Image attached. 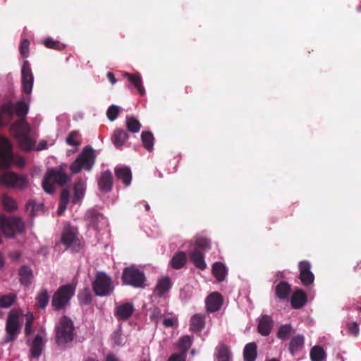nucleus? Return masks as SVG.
Instances as JSON below:
<instances>
[{
	"label": "nucleus",
	"mask_w": 361,
	"mask_h": 361,
	"mask_svg": "<svg viewBox=\"0 0 361 361\" xmlns=\"http://www.w3.org/2000/svg\"><path fill=\"white\" fill-rule=\"evenodd\" d=\"M13 164L23 166L25 159L20 156H16L13 152V145L11 140L4 136H0V169H10Z\"/></svg>",
	"instance_id": "obj_1"
},
{
	"label": "nucleus",
	"mask_w": 361,
	"mask_h": 361,
	"mask_svg": "<svg viewBox=\"0 0 361 361\" xmlns=\"http://www.w3.org/2000/svg\"><path fill=\"white\" fill-rule=\"evenodd\" d=\"M64 166L60 165L47 170L42 180V187L46 192L49 194L54 192L55 184L63 187L71 181V178L66 173Z\"/></svg>",
	"instance_id": "obj_2"
},
{
	"label": "nucleus",
	"mask_w": 361,
	"mask_h": 361,
	"mask_svg": "<svg viewBox=\"0 0 361 361\" xmlns=\"http://www.w3.org/2000/svg\"><path fill=\"white\" fill-rule=\"evenodd\" d=\"M94 163V151L92 147L86 146L70 165V170L73 174L80 173L82 169L90 171Z\"/></svg>",
	"instance_id": "obj_3"
},
{
	"label": "nucleus",
	"mask_w": 361,
	"mask_h": 361,
	"mask_svg": "<svg viewBox=\"0 0 361 361\" xmlns=\"http://www.w3.org/2000/svg\"><path fill=\"white\" fill-rule=\"evenodd\" d=\"M0 228L2 233L9 238L25 231V226L23 219L19 216L0 215Z\"/></svg>",
	"instance_id": "obj_4"
},
{
	"label": "nucleus",
	"mask_w": 361,
	"mask_h": 361,
	"mask_svg": "<svg viewBox=\"0 0 361 361\" xmlns=\"http://www.w3.org/2000/svg\"><path fill=\"white\" fill-rule=\"evenodd\" d=\"M56 343L64 345L71 342L74 337V325L73 321L67 316H63L56 326Z\"/></svg>",
	"instance_id": "obj_5"
},
{
	"label": "nucleus",
	"mask_w": 361,
	"mask_h": 361,
	"mask_svg": "<svg viewBox=\"0 0 361 361\" xmlns=\"http://www.w3.org/2000/svg\"><path fill=\"white\" fill-rule=\"evenodd\" d=\"M75 292V286L73 284L68 283L60 286L54 293L51 299V305L54 310H60L68 305Z\"/></svg>",
	"instance_id": "obj_6"
},
{
	"label": "nucleus",
	"mask_w": 361,
	"mask_h": 361,
	"mask_svg": "<svg viewBox=\"0 0 361 361\" xmlns=\"http://www.w3.org/2000/svg\"><path fill=\"white\" fill-rule=\"evenodd\" d=\"M1 185L18 190L25 189L28 184L27 176L13 171H5L0 174Z\"/></svg>",
	"instance_id": "obj_7"
},
{
	"label": "nucleus",
	"mask_w": 361,
	"mask_h": 361,
	"mask_svg": "<svg viewBox=\"0 0 361 361\" xmlns=\"http://www.w3.org/2000/svg\"><path fill=\"white\" fill-rule=\"evenodd\" d=\"M122 281L123 284L136 288L145 287L146 277L145 273L134 267H128L123 270Z\"/></svg>",
	"instance_id": "obj_8"
},
{
	"label": "nucleus",
	"mask_w": 361,
	"mask_h": 361,
	"mask_svg": "<svg viewBox=\"0 0 361 361\" xmlns=\"http://www.w3.org/2000/svg\"><path fill=\"white\" fill-rule=\"evenodd\" d=\"M20 312L16 309L11 310L7 317L6 322L5 341L10 343L15 341L20 331V324L19 321Z\"/></svg>",
	"instance_id": "obj_9"
},
{
	"label": "nucleus",
	"mask_w": 361,
	"mask_h": 361,
	"mask_svg": "<svg viewBox=\"0 0 361 361\" xmlns=\"http://www.w3.org/2000/svg\"><path fill=\"white\" fill-rule=\"evenodd\" d=\"M92 290L97 296H106L114 290L111 279L104 272H97L92 282Z\"/></svg>",
	"instance_id": "obj_10"
},
{
	"label": "nucleus",
	"mask_w": 361,
	"mask_h": 361,
	"mask_svg": "<svg viewBox=\"0 0 361 361\" xmlns=\"http://www.w3.org/2000/svg\"><path fill=\"white\" fill-rule=\"evenodd\" d=\"M22 89L25 94H30L34 82V76L29 61H24L21 68Z\"/></svg>",
	"instance_id": "obj_11"
},
{
	"label": "nucleus",
	"mask_w": 361,
	"mask_h": 361,
	"mask_svg": "<svg viewBox=\"0 0 361 361\" xmlns=\"http://www.w3.org/2000/svg\"><path fill=\"white\" fill-rule=\"evenodd\" d=\"M300 271L299 279L305 286L312 285L314 280V276L311 271L312 265L310 262L303 260L298 264Z\"/></svg>",
	"instance_id": "obj_12"
},
{
	"label": "nucleus",
	"mask_w": 361,
	"mask_h": 361,
	"mask_svg": "<svg viewBox=\"0 0 361 361\" xmlns=\"http://www.w3.org/2000/svg\"><path fill=\"white\" fill-rule=\"evenodd\" d=\"M10 132L17 139L20 137L30 135V127L25 118H20L13 122L10 126Z\"/></svg>",
	"instance_id": "obj_13"
},
{
	"label": "nucleus",
	"mask_w": 361,
	"mask_h": 361,
	"mask_svg": "<svg viewBox=\"0 0 361 361\" xmlns=\"http://www.w3.org/2000/svg\"><path fill=\"white\" fill-rule=\"evenodd\" d=\"M97 185L99 190L106 194L109 192L113 188V176L109 170L102 172L98 180Z\"/></svg>",
	"instance_id": "obj_14"
},
{
	"label": "nucleus",
	"mask_w": 361,
	"mask_h": 361,
	"mask_svg": "<svg viewBox=\"0 0 361 361\" xmlns=\"http://www.w3.org/2000/svg\"><path fill=\"white\" fill-rule=\"evenodd\" d=\"M134 306L133 303L126 302L118 305L115 308L114 316L118 321H126L133 314Z\"/></svg>",
	"instance_id": "obj_15"
},
{
	"label": "nucleus",
	"mask_w": 361,
	"mask_h": 361,
	"mask_svg": "<svg viewBox=\"0 0 361 361\" xmlns=\"http://www.w3.org/2000/svg\"><path fill=\"white\" fill-rule=\"evenodd\" d=\"M205 302L207 311L214 312L222 306L223 298L219 293L214 292L207 297Z\"/></svg>",
	"instance_id": "obj_16"
},
{
	"label": "nucleus",
	"mask_w": 361,
	"mask_h": 361,
	"mask_svg": "<svg viewBox=\"0 0 361 361\" xmlns=\"http://www.w3.org/2000/svg\"><path fill=\"white\" fill-rule=\"evenodd\" d=\"M129 135L126 130L116 128L111 136V140L116 149H121L127 142Z\"/></svg>",
	"instance_id": "obj_17"
},
{
	"label": "nucleus",
	"mask_w": 361,
	"mask_h": 361,
	"mask_svg": "<svg viewBox=\"0 0 361 361\" xmlns=\"http://www.w3.org/2000/svg\"><path fill=\"white\" fill-rule=\"evenodd\" d=\"M13 104L6 102L0 106V128L6 127L13 116Z\"/></svg>",
	"instance_id": "obj_18"
},
{
	"label": "nucleus",
	"mask_w": 361,
	"mask_h": 361,
	"mask_svg": "<svg viewBox=\"0 0 361 361\" xmlns=\"http://www.w3.org/2000/svg\"><path fill=\"white\" fill-rule=\"evenodd\" d=\"M172 285L171 280L169 276H163L158 280L154 290V294L159 298H161L166 293L169 291L172 288Z\"/></svg>",
	"instance_id": "obj_19"
},
{
	"label": "nucleus",
	"mask_w": 361,
	"mask_h": 361,
	"mask_svg": "<svg viewBox=\"0 0 361 361\" xmlns=\"http://www.w3.org/2000/svg\"><path fill=\"white\" fill-rule=\"evenodd\" d=\"M307 302V296L302 289H297L292 294L290 298L291 307L298 310L304 307Z\"/></svg>",
	"instance_id": "obj_20"
},
{
	"label": "nucleus",
	"mask_w": 361,
	"mask_h": 361,
	"mask_svg": "<svg viewBox=\"0 0 361 361\" xmlns=\"http://www.w3.org/2000/svg\"><path fill=\"white\" fill-rule=\"evenodd\" d=\"M85 220L88 225L94 229H98L99 224L105 221L103 214L94 209L87 211L85 214Z\"/></svg>",
	"instance_id": "obj_21"
},
{
	"label": "nucleus",
	"mask_w": 361,
	"mask_h": 361,
	"mask_svg": "<svg viewBox=\"0 0 361 361\" xmlns=\"http://www.w3.org/2000/svg\"><path fill=\"white\" fill-rule=\"evenodd\" d=\"M78 240L76 232L71 226L65 227L61 233V243L66 246V248L71 247L72 245L76 244Z\"/></svg>",
	"instance_id": "obj_22"
},
{
	"label": "nucleus",
	"mask_w": 361,
	"mask_h": 361,
	"mask_svg": "<svg viewBox=\"0 0 361 361\" xmlns=\"http://www.w3.org/2000/svg\"><path fill=\"white\" fill-rule=\"evenodd\" d=\"M123 76L128 79L130 85L136 88L141 95H144L145 94V89L142 85V77L140 73H137L131 74L128 72H124L123 73Z\"/></svg>",
	"instance_id": "obj_23"
},
{
	"label": "nucleus",
	"mask_w": 361,
	"mask_h": 361,
	"mask_svg": "<svg viewBox=\"0 0 361 361\" xmlns=\"http://www.w3.org/2000/svg\"><path fill=\"white\" fill-rule=\"evenodd\" d=\"M189 257L196 268L200 270H204L207 268L204 255L201 250L193 249V250L190 252Z\"/></svg>",
	"instance_id": "obj_24"
},
{
	"label": "nucleus",
	"mask_w": 361,
	"mask_h": 361,
	"mask_svg": "<svg viewBox=\"0 0 361 361\" xmlns=\"http://www.w3.org/2000/svg\"><path fill=\"white\" fill-rule=\"evenodd\" d=\"M273 326V320L268 315H263L259 321L257 326L258 332L264 336L269 335Z\"/></svg>",
	"instance_id": "obj_25"
},
{
	"label": "nucleus",
	"mask_w": 361,
	"mask_h": 361,
	"mask_svg": "<svg viewBox=\"0 0 361 361\" xmlns=\"http://www.w3.org/2000/svg\"><path fill=\"white\" fill-rule=\"evenodd\" d=\"M43 348V338L40 335H37L31 343L30 357L32 358L38 359L42 355Z\"/></svg>",
	"instance_id": "obj_26"
},
{
	"label": "nucleus",
	"mask_w": 361,
	"mask_h": 361,
	"mask_svg": "<svg viewBox=\"0 0 361 361\" xmlns=\"http://www.w3.org/2000/svg\"><path fill=\"white\" fill-rule=\"evenodd\" d=\"M290 293H291V286L288 282H286L285 281H281L279 283H278L276 286V288H275L276 297L281 300L288 299Z\"/></svg>",
	"instance_id": "obj_27"
},
{
	"label": "nucleus",
	"mask_w": 361,
	"mask_h": 361,
	"mask_svg": "<svg viewBox=\"0 0 361 361\" xmlns=\"http://www.w3.org/2000/svg\"><path fill=\"white\" fill-rule=\"evenodd\" d=\"M305 338L302 335H297L292 338L288 350L292 355L298 354L304 348Z\"/></svg>",
	"instance_id": "obj_28"
},
{
	"label": "nucleus",
	"mask_w": 361,
	"mask_h": 361,
	"mask_svg": "<svg viewBox=\"0 0 361 361\" xmlns=\"http://www.w3.org/2000/svg\"><path fill=\"white\" fill-rule=\"evenodd\" d=\"M115 175L118 179L122 180L125 185L128 186L131 183L132 173L128 167L115 168Z\"/></svg>",
	"instance_id": "obj_29"
},
{
	"label": "nucleus",
	"mask_w": 361,
	"mask_h": 361,
	"mask_svg": "<svg viewBox=\"0 0 361 361\" xmlns=\"http://www.w3.org/2000/svg\"><path fill=\"white\" fill-rule=\"evenodd\" d=\"M18 274L20 276V282L25 286L31 284L33 278V273L31 268L28 266H23L19 269Z\"/></svg>",
	"instance_id": "obj_30"
},
{
	"label": "nucleus",
	"mask_w": 361,
	"mask_h": 361,
	"mask_svg": "<svg viewBox=\"0 0 361 361\" xmlns=\"http://www.w3.org/2000/svg\"><path fill=\"white\" fill-rule=\"evenodd\" d=\"M186 262L187 255L185 252L180 251L172 257L170 264L175 269H180L186 264Z\"/></svg>",
	"instance_id": "obj_31"
},
{
	"label": "nucleus",
	"mask_w": 361,
	"mask_h": 361,
	"mask_svg": "<svg viewBox=\"0 0 361 361\" xmlns=\"http://www.w3.org/2000/svg\"><path fill=\"white\" fill-rule=\"evenodd\" d=\"M257 345L255 343L252 342L247 343L243 350V358L245 361H255L256 360L257 352Z\"/></svg>",
	"instance_id": "obj_32"
},
{
	"label": "nucleus",
	"mask_w": 361,
	"mask_h": 361,
	"mask_svg": "<svg viewBox=\"0 0 361 361\" xmlns=\"http://www.w3.org/2000/svg\"><path fill=\"white\" fill-rule=\"evenodd\" d=\"M74 195L72 200L73 204H78L84 197L85 185L83 181L78 180L74 185Z\"/></svg>",
	"instance_id": "obj_33"
},
{
	"label": "nucleus",
	"mask_w": 361,
	"mask_h": 361,
	"mask_svg": "<svg viewBox=\"0 0 361 361\" xmlns=\"http://www.w3.org/2000/svg\"><path fill=\"white\" fill-rule=\"evenodd\" d=\"M212 274L218 281H223L226 275L225 265L220 262H215L212 265Z\"/></svg>",
	"instance_id": "obj_34"
},
{
	"label": "nucleus",
	"mask_w": 361,
	"mask_h": 361,
	"mask_svg": "<svg viewBox=\"0 0 361 361\" xmlns=\"http://www.w3.org/2000/svg\"><path fill=\"white\" fill-rule=\"evenodd\" d=\"M205 325L204 317L197 314L193 315L190 319V329L193 331H200Z\"/></svg>",
	"instance_id": "obj_35"
},
{
	"label": "nucleus",
	"mask_w": 361,
	"mask_h": 361,
	"mask_svg": "<svg viewBox=\"0 0 361 361\" xmlns=\"http://www.w3.org/2000/svg\"><path fill=\"white\" fill-rule=\"evenodd\" d=\"M11 102L13 104V114H16L19 119L25 118L28 112V105L24 101H18L15 104Z\"/></svg>",
	"instance_id": "obj_36"
},
{
	"label": "nucleus",
	"mask_w": 361,
	"mask_h": 361,
	"mask_svg": "<svg viewBox=\"0 0 361 361\" xmlns=\"http://www.w3.org/2000/svg\"><path fill=\"white\" fill-rule=\"evenodd\" d=\"M141 140L144 147L148 151L152 152L154 149V137L149 131H143L141 133Z\"/></svg>",
	"instance_id": "obj_37"
},
{
	"label": "nucleus",
	"mask_w": 361,
	"mask_h": 361,
	"mask_svg": "<svg viewBox=\"0 0 361 361\" xmlns=\"http://www.w3.org/2000/svg\"><path fill=\"white\" fill-rule=\"evenodd\" d=\"M2 204L4 210L8 212H12L18 209V204L14 198L12 197L4 194L2 196Z\"/></svg>",
	"instance_id": "obj_38"
},
{
	"label": "nucleus",
	"mask_w": 361,
	"mask_h": 361,
	"mask_svg": "<svg viewBox=\"0 0 361 361\" xmlns=\"http://www.w3.org/2000/svg\"><path fill=\"white\" fill-rule=\"evenodd\" d=\"M126 125L128 130L133 133H138L141 128V123L133 116H127L126 118Z\"/></svg>",
	"instance_id": "obj_39"
},
{
	"label": "nucleus",
	"mask_w": 361,
	"mask_h": 361,
	"mask_svg": "<svg viewBox=\"0 0 361 361\" xmlns=\"http://www.w3.org/2000/svg\"><path fill=\"white\" fill-rule=\"evenodd\" d=\"M16 140L20 147L24 151H30L35 146V141L30 137V135L20 137Z\"/></svg>",
	"instance_id": "obj_40"
},
{
	"label": "nucleus",
	"mask_w": 361,
	"mask_h": 361,
	"mask_svg": "<svg viewBox=\"0 0 361 361\" xmlns=\"http://www.w3.org/2000/svg\"><path fill=\"white\" fill-rule=\"evenodd\" d=\"M37 305L39 308L44 309L49 302V296L47 289H42L36 297Z\"/></svg>",
	"instance_id": "obj_41"
},
{
	"label": "nucleus",
	"mask_w": 361,
	"mask_h": 361,
	"mask_svg": "<svg viewBox=\"0 0 361 361\" xmlns=\"http://www.w3.org/2000/svg\"><path fill=\"white\" fill-rule=\"evenodd\" d=\"M17 299L14 293H8L0 296V308H8L11 307Z\"/></svg>",
	"instance_id": "obj_42"
},
{
	"label": "nucleus",
	"mask_w": 361,
	"mask_h": 361,
	"mask_svg": "<svg viewBox=\"0 0 361 361\" xmlns=\"http://www.w3.org/2000/svg\"><path fill=\"white\" fill-rule=\"evenodd\" d=\"M326 357L324 350L319 345L314 346L310 350L312 361H322Z\"/></svg>",
	"instance_id": "obj_43"
},
{
	"label": "nucleus",
	"mask_w": 361,
	"mask_h": 361,
	"mask_svg": "<svg viewBox=\"0 0 361 361\" xmlns=\"http://www.w3.org/2000/svg\"><path fill=\"white\" fill-rule=\"evenodd\" d=\"M80 133L78 130H73L67 136L66 142L70 146L77 147L80 145Z\"/></svg>",
	"instance_id": "obj_44"
},
{
	"label": "nucleus",
	"mask_w": 361,
	"mask_h": 361,
	"mask_svg": "<svg viewBox=\"0 0 361 361\" xmlns=\"http://www.w3.org/2000/svg\"><path fill=\"white\" fill-rule=\"evenodd\" d=\"M216 360L217 361L231 360V352L226 345H222L219 347L216 355Z\"/></svg>",
	"instance_id": "obj_45"
},
{
	"label": "nucleus",
	"mask_w": 361,
	"mask_h": 361,
	"mask_svg": "<svg viewBox=\"0 0 361 361\" xmlns=\"http://www.w3.org/2000/svg\"><path fill=\"white\" fill-rule=\"evenodd\" d=\"M195 247L194 249H197L199 250H209L211 248V243L208 238H198L195 240Z\"/></svg>",
	"instance_id": "obj_46"
},
{
	"label": "nucleus",
	"mask_w": 361,
	"mask_h": 361,
	"mask_svg": "<svg viewBox=\"0 0 361 361\" xmlns=\"http://www.w3.org/2000/svg\"><path fill=\"white\" fill-rule=\"evenodd\" d=\"M192 345L191 338L188 336H183L180 338L178 347L181 350V353L186 355V353Z\"/></svg>",
	"instance_id": "obj_47"
},
{
	"label": "nucleus",
	"mask_w": 361,
	"mask_h": 361,
	"mask_svg": "<svg viewBox=\"0 0 361 361\" xmlns=\"http://www.w3.org/2000/svg\"><path fill=\"white\" fill-rule=\"evenodd\" d=\"M43 44L48 49L62 50L64 48V45L60 41L54 40L51 38L44 39Z\"/></svg>",
	"instance_id": "obj_48"
},
{
	"label": "nucleus",
	"mask_w": 361,
	"mask_h": 361,
	"mask_svg": "<svg viewBox=\"0 0 361 361\" xmlns=\"http://www.w3.org/2000/svg\"><path fill=\"white\" fill-rule=\"evenodd\" d=\"M292 327L290 324H284L280 326L277 332V336L284 340L290 334Z\"/></svg>",
	"instance_id": "obj_49"
},
{
	"label": "nucleus",
	"mask_w": 361,
	"mask_h": 361,
	"mask_svg": "<svg viewBox=\"0 0 361 361\" xmlns=\"http://www.w3.org/2000/svg\"><path fill=\"white\" fill-rule=\"evenodd\" d=\"M120 112V107L116 105L110 106L106 111V116L111 121L116 120Z\"/></svg>",
	"instance_id": "obj_50"
},
{
	"label": "nucleus",
	"mask_w": 361,
	"mask_h": 361,
	"mask_svg": "<svg viewBox=\"0 0 361 361\" xmlns=\"http://www.w3.org/2000/svg\"><path fill=\"white\" fill-rule=\"evenodd\" d=\"M29 47H30V41L27 39H23L20 44L19 51L20 54L27 58L29 56Z\"/></svg>",
	"instance_id": "obj_51"
},
{
	"label": "nucleus",
	"mask_w": 361,
	"mask_h": 361,
	"mask_svg": "<svg viewBox=\"0 0 361 361\" xmlns=\"http://www.w3.org/2000/svg\"><path fill=\"white\" fill-rule=\"evenodd\" d=\"M33 322V316L32 314H26V323L25 326V334L28 336L32 333V324Z\"/></svg>",
	"instance_id": "obj_52"
},
{
	"label": "nucleus",
	"mask_w": 361,
	"mask_h": 361,
	"mask_svg": "<svg viewBox=\"0 0 361 361\" xmlns=\"http://www.w3.org/2000/svg\"><path fill=\"white\" fill-rule=\"evenodd\" d=\"M348 332L350 335L357 336L359 334V326L357 322H352L348 325Z\"/></svg>",
	"instance_id": "obj_53"
},
{
	"label": "nucleus",
	"mask_w": 361,
	"mask_h": 361,
	"mask_svg": "<svg viewBox=\"0 0 361 361\" xmlns=\"http://www.w3.org/2000/svg\"><path fill=\"white\" fill-rule=\"evenodd\" d=\"M70 192L67 188H63L61 192L60 202L68 204L69 202Z\"/></svg>",
	"instance_id": "obj_54"
},
{
	"label": "nucleus",
	"mask_w": 361,
	"mask_h": 361,
	"mask_svg": "<svg viewBox=\"0 0 361 361\" xmlns=\"http://www.w3.org/2000/svg\"><path fill=\"white\" fill-rule=\"evenodd\" d=\"M79 299L82 303L89 305L92 302V296L89 292H86L81 295H79Z\"/></svg>",
	"instance_id": "obj_55"
},
{
	"label": "nucleus",
	"mask_w": 361,
	"mask_h": 361,
	"mask_svg": "<svg viewBox=\"0 0 361 361\" xmlns=\"http://www.w3.org/2000/svg\"><path fill=\"white\" fill-rule=\"evenodd\" d=\"M185 356L186 355L182 353H173L169 357L167 361H185Z\"/></svg>",
	"instance_id": "obj_56"
},
{
	"label": "nucleus",
	"mask_w": 361,
	"mask_h": 361,
	"mask_svg": "<svg viewBox=\"0 0 361 361\" xmlns=\"http://www.w3.org/2000/svg\"><path fill=\"white\" fill-rule=\"evenodd\" d=\"M35 202L34 200H30L26 204L25 209L27 212H29L32 216H35Z\"/></svg>",
	"instance_id": "obj_57"
},
{
	"label": "nucleus",
	"mask_w": 361,
	"mask_h": 361,
	"mask_svg": "<svg viewBox=\"0 0 361 361\" xmlns=\"http://www.w3.org/2000/svg\"><path fill=\"white\" fill-rule=\"evenodd\" d=\"M177 323L176 318H165L163 320V324L166 327H173Z\"/></svg>",
	"instance_id": "obj_58"
},
{
	"label": "nucleus",
	"mask_w": 361,
	"mask_h": 361,
	"mask_svg": "<svg viewBox=\"0 0 361 361\" xmlns=\"http://www.w3.org/2000/svg\"><path fill=\"white\" fill-rule=\"evenodd\" d=\"M67 204H68L59 202V208H58V211H57L59 215L63 214V213L66 209Z\"/></svg>",
	"instance_id": "obj_59"
},
{
	"label": "nucleus",
	"mask_w": 361,
	"mask_h": 361,
	"mask_svg": "<svg viewBox=\"0 0 361 361\" xmlns=\"http://www.w3.org/2000/svg\"><path fill=\"white\" fill-rule=\"evenodd\" d=\"M107 78L111 84H115L117 82V80L112 72H109L107 73Z\"/></svg>",
	"instance_id": "obj_60"
},
{
	"label": "nucleus",
	"mask_w": 361,
	"mask_h": 361,
	"mask_svg": "<svg viewBox=\"0 0 361 361\" xmlns=\"http://www.w3.org/2000/svg\"><path fill=\"white\" fill-rule=\"evenodd\" d=\"M47 147V143L45 141L40 142L37 145V150H42L46 149Z\"/></svg>",
	"instance_id": "obj_61"
},
{
	"label": "nucleus",
	"mask_w": 361,
	"mask_h": 361,
	"mask_svg": "<svg viewBox=\"0 0 361 361\" xmlns=\"http://www.w3.org/2000/svg\"><path fill=\"white\" fill-rule=\"evenodd\" d=\"M160 315V310L159 309H154L153 313L151 316L152 319H155V318L158 317Z\"/></svg>",
	"instance_id": "obj_62"
},
{
	"label": "nucleus",
	"mask_w": 361,
	"mask_h": 361,
	"mask_svg": "<svg viewBox=\"0 0 361 361\" xmlns=\"http://www.w3.org/2000/svg\"><path fill=\"white\" fill-rule=\"evenodd\" d=\"M106 361H118V360L114 355L110 354L106 356Z\"/></svg>",
	"instance_id": "obj_63"
},
{
	"label": "nucleus",
	"mask_w": 361,
	"mask_h": 361,
	"mask_svg": "<svg viewBox=\"0 0 361 361\" xmlns=\"http://www.w3.org/2000/svg\"><path fill=\"white\" fill-rule=\"evenodd\" d=\"M361 269V261L357 262V264L354 267V271H358Z\"/></svg>",
	"instance_id": "obj_64"
}]
</instances>
